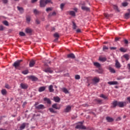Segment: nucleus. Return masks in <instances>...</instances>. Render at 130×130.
Segmentation results:
<instances>
[{
	"label": "nucleus",
	"instance_id": "nucleus-52",
	"mask_svg": "<svg viewBox=\"0 0 130 130\" xmlns=\"http://www.w3.org/2000/svg\"><path fill=\"white\" fill-rule=\"evenodd\" d=\"M0 31H4V26L3 25H0Z\"/></svg>",
	"mask_w": 130,
	"mask_h": 130
},
{
	"label": "nucleus",
	"instance_id": "nucleus-5",
	"mask_svg": "<svg viewBox=\"0 0 130 130\" xmlns=\"http://www.w3.org/2000/svg\"><path fill=\"white\" fill-rule=\"evenodd\" d=\"M23 61V60H18L15 61L13 64V67L15 68V69H19V67H20L21 64V62Z\"/></svg>",
	"mask_w": 130,
	"mask_h": 130
},
{
	"label": "nucleus",
	"instance_id": "nucleus-50",
	"mask_svg": "<svg viewBox=\"0 0 130 130\" xmlns=\"http://www.w3.org/2000/svg\"><path fill=\"white\" fill-rule=\"evenodd\" d=\"M5 88H6V89H10L11 87L10 86V85L8 84H6L5 85Z\"/></svg>",
	"mask_w": 130,
	"mask_h": 130
},
{
	"label": "nucleus",
	"instance_id": "nucleus-12",
	"mask_svg": "<svg viewBox=\"0 0 130 130\" xmlns=\"http://www.w3.org/2000/svg\"><path fill=\"white\" fill-rule=\"evenodd\" d=\"M45 73H50V74H52L53 73V70L51 68H48L45 70Z\"/></svg>",
	"mask_w": 130,
	"mask_h": 130
},
{
	"label": "nucleus",
	"instance_id": "nucleus-40",
	"mask_svg": "<svg viewBox=\"0 0 130 130\" xmlns=\"http://www.w3.org/2000/svg\"><path fill=\"white\" fill-rule=\"evenodd\" d=\"M73 28L75 30L77 29V25L76 24V23L75 22H73Z\"/></svg>",
	"mask_w": 130,
	"mask_h": 130
},
{
	"label": "nucleus",
	"instance_id": "nucleus-10",
	"mask_svg": "<svg viewBox=\"0 0 130 130\" xmlns=\"http://www.w3.org/2000/svg\"><path fill=\"white\" fill-rule=\"evenodd\" d=\"M52 108H54V109H58L59 110L60 109V105H59V106H57V104H54L52 105Z\"/></svg>",
	"mask_w": 130,
	"mask_h": 130
},
{
	"label": "nucleus",
	"instance_id": "nucleus-26",
	"mask_svg": "<svg viewBox=\"0 0 130 130\" xmlns=\"http://www.w3.org/2000/svg\"><path fill=\"white\" fill-rule=\"evenodd\" d=\"M124 18L125 19H129L130 18V13H125V15H124Z\"/></svg>",
	"mask_w": 130,
	"mask_h": 130
},
{
	"label": "nucleus",
	"instance_id": "nucleus-47",
	"mask_svg": "<svg viewBox=\"0 0 130 130\" xmlns=\"http://www.w3.org/2000/svg\"><path fill=\"white\" fill-rule=\"evenodd\" d=\"M36 24L39 25V24H40V20H39V19H37L36 20Z\"/></svg>",
	"mask_w": 130,
	"mask_h": 130
},
{
	"label": "nucleus",
	"instance_id": "nucleus-15",
	"mask_svg": "<svg viewBox=\"0 0 130 130\" xmlns=\"http://www.w3.org/2000/svg\"><path fill=\"white\" fill-rule=\"evenodd\" d=\"M29 79L30 80H31V81H38V78H37V77H35V76H30L29 77Z\"/></svg>",
	"mask_w": 130,
	"mask_h": 130
},
{
	"label": "nucleus",
	"instance_id": "nucleus-30",
	"mask_svg": "<svg viewBox=\"0 0 130 130\" xmlns=\"http://www.w3.org/2000/svg\"><path fill=\"white\" fill-rule=\"evenodd\" d=\"M109 70L110 71V72L111 73H112L113 74H115V70H114L113 68H112V67H109Z\"/></svg>",
	"mask_w": 130,
	"mask_h": 130
},
{
	"label": "nucleus",
	"instance_id": "nucleus-13",
	"mask_svg": "<svg viewBox=\"0 0 130 130\" xmlns=\"http://www.w3.org/2000/svg\"><path fill=\"white\" fill-rule=\"evenodd\" d=\"M35 61L34 60V59H31L29 61V64L30 68L33 67V66H35Z\"/></svg>",
	"mask_w": 130,
	"mask_h": 130
},
{
	"label": "nucleus",
	"instance_id": "nucleus-22",
	"mask_svg": "<svg viewBox=\"0 0 130 130\" xmlns=\"http://www.w3.org/2000/svg\"><path fill=\"white\" fill-rule=\"evenodd\" d=\"M44 101H46L47 103L48 104H51V101H50V100L49 99H48V98H45L44 99Z\"/></svg>",
	"mask_w": 130,
	"mask_h": 130
},
{
	"label": "nucleus",
	"instance_id": "nucleus-1",
	"mask_svg": "<svg viewBox=\"0 0 130 130\" xmlns=\"http://www.w3.org/2000/svg\"><path fill=\"white\" fill-rule=\"evenodd\" d=\"M125 105V102L114 101L111 103V108H116V106L122 108L123 107H124Z\"/></svg>",
	"mask_w": 130,
	"mask_h": 130
},
{
	"label": "nucleus",
	"instance_id": "nucleus-43",
	"mask_svg": "<svg viewBox=\"0 0 130 130\" xmlns=\"http://www.w3.org/2000/svg\"><path fill=\"white\" fill-rule=\"evenodd\" d=\"M64 6H66V4H64V3H62V4H60V9H61V10H62V9H63V7H64Z\"/></svg>",
	"mask_w": 130,
	"mask_h": 130
},
{
	"label": "nucleus",
	"instance_id": "nucleus-14",
	"mask_svg": "<svg viewBox=\"0 0 130 130\" xmlns=\"http://www.w3.org/2000/svg\"><path fill=\"white\" fill-rule=\"evenodd\" d=\"M108 84L109 85H118V82L117 81H109Z\"/></svg>",
	"mask_w": 130,
	"mask_h": 130
},
{
	"label": "nucleus",
	"instance_id": "nucleus-8",
	"mask_svg": "<svg viewBox=\"0 0 130 130\" xmlns=\"http://www.w3.org/2000/svg\"><path fill=\"white\" fill-rule=\"evenodd\" d=\"M45 109V107L44 106V105H42V104H40L38 106H36V109Z\"/></svg>",
	"mask_w": 130,
	"mask_h": 130
},
{
	"label": "nucleus",
	"instance_id": "nucleus-2",
	"mask_svg": "<svg viewBox=\"0 0 130 130\" xmlns=\"http://www.w3.org/2000/svg\"><path fill=\"white\" fill-rule=\"evenodd\" d=\"M90 81H91V79H87V83L88 84V87L92 84V85H96V84H98V83L100 81V78L99 77H94L93 79H91L92 82L90 83Z\"/></svg>",
	"mask_w": 130,
	"mask_h": 130
},
{
	"label": "nucleus",
	"instance_id": "nucleus-56",
	"mask_svg": "<svg viewBox=\"0 0 130 130\" xmlns=\"http://www.w3.org/2000/svg\"><path fill=\"white\" fill-rule=\"evenodd\" d=\"M3 4H8V0H2Z\"/></svg>",
	"mask_w": 130,
	"mask_h": 130
},
{
	"label": "nucleus",
	"instance_id": "nucleus-25",
	"mask_svg": "<svg viewBox=\"0 0 130 130\" xmlns=\"http://www.w3.org/2000/svg\"><path fill=\"white\" fill-rule=\"evenodd\" d=\"M94 66L96 67V68H100L101 64L99 62H95L93 63Z\"/></svg>",
	"mask_w": 130,
	"mask_h": 130
},
{
	"label": "nucleus",
	"instance_id": "nucleus-46",
	"mask_svg": "<svg viewBox=\"0 0 130 130\" xmlns=\"http://www.w3.org/2000/svg\"><path fill=\"white\" fill-rule=\"evenodd\" d=\"M20 36H26V35L23 32H19Z\"/></svg>",
	"mask_w": 130,
	"mask_h": 130
},
{
	"label": "nucleus",
	"instance_id": "nucleus-7",
	"mask_svg": "<svg viewBox=\"0 0 130 130\" xmlns=\"http://www.w3.org/2000/svg\"><path fill=\"white\" fill-rule=\"evenodd\" d=\"M20 87L21 89H28V84L22 83L20 84Z\"/></svg>",
	"mask_w": 130,
	"mask_h": 130
},
{
	"label": "nucleus",
	"instance_id": "nucleus-62",
	"mask_svg": "<svg viewBox=\"0 0 130 130\" xmlns=\"http://www.w3.org/2000/svg\"><path fill=\"white\" fill-rule=\"evenodd\" d=\"M26 104H27V103L24 102L23 104V105H22V107H23V108L25 107Z\"/></svg>",
	"mask_w": 130,
	"mask_h": 130
},
{
	"label": "nucleus",
	"instance_id": "nucleus-35",
	"mask_svg": "<svg viewBox=\"0 0 130 130\" xmlns=\"http://www.w3.org/2000/svg\"><path fill=\"white\" fill-rule=\"evenodd\" d=\"M100 97H101V98H103L104 99H108V98L103 94H101Z\"/></svg>",
	"mask_w": 130,
	"mask_h": 130
},
{
	"label": "nucleus",
	"instance_id": "nucleus-24",
	"mask_svg": "<svg viewBox=\"0 0 130 130\" xmlns=\"http://www.w3.org/2000/svg\"><path fill=\"white\" fill-rule=\"evenodd\" d=\"M25 32L28 34L32 32V29L29 28H27L25 29Z\"/></svg>",
	"mask_w": 130,
	"mask_h": 130
},
{
	"label": "nucleus",
	"instance_id": "nucleus-42",
	"mask_svg": "<svg viewBox=\"0 0 130 130\" xmlns=\"http://www.w3.org/2000/svg\"><path fill=\"white\" fill-rule=\"evenodd\" d=\"M81 79V77L79 75H77L75 76V79L76 80H80Z\"/></svg>",
	"mask_w": 130,
	"mask_h": 130
},
{
	"label": "nucleus",
	"instance_id": "nucleus-34",
	"mask_svg": "<svg viewBox=\"0 0 130 130\" xmlns=\"http://www.w3.org/2000/svg\"><path fill=\"white\" fill-rule=\"evenodd\" d=\"M62 91H63L64 93H65V94H68V93H69V90H68V89H67V88H63L62 89Z\"/></svg>",
	"mask_w": 130,
	"mask_h": 130
},
{
	"label": "nucleus",
	"instance_id": "nucleus-36",
	"mask_svg": "<svg viewBox=\"0 0 130 130\" xmlns=\"http://www.w3.org/2000/svg\"><path fill=\"white\" fill-rule=\"evenodd\" d=\"M123 57H124L126 60H128V59H129V55H128V54L124 55Z\"/></svg>",
	"mask_w": 130,
	"mask_h": 130
},
{
	"label": "nucleus",
	"instance_id": "nucleus-41",
	"mask_svg": "<svg viewBox=\"0 0 130 130\" xmlns=\"http://www.w3.org/2000/svg\"><path fill=\"white\" fill-rule=\"evenodd\" d=\"M34 14H35V15H38V14H39V11L37 9H35L34 10Z\"/></svg>",
	"mask_w": 130,
	"mask_h": 130
},
{
	"label": "nucleus",
	"instance_id": "nucleus-11",
	"mask_svg": "<svg viewBox=\"0 0 130 130\" xmlns=\"http://www.w3.org/2000/svg\"><path fill=\"white\" fill-rule=\"evenodd\" d=\"M115 62V67L116 68V69H120L121 66L120 65V63L118 62V60H116Z\"/></svg>",
	"mask_w": 130,
	"mask_h": 130
},
{
	"label": "nucleus",
	"instance_id": "nucleus-57",
	"mask_svg": "<svg viewBox=\"0 0 130 130\" xmlns=\"http://www.w3.org/2000/svg\"><path fill=\"white\" fill-rule=\"evenodd\" d=\"M119 39H120V38H115V41H119Z\"/></svg>",
	"mask_w": 130,
	"mask_h": 130
},
{
	"label": "nucleus",
	"instance_id": "nucleus-31",
	"mask_svg": "<svg viewBox=\"0 0 130 130\" xmlns=\"http://www.w3.org/2000/svg\"><path fill=\"white\" fill-rule=\"evenodd\" d=\"M56 12H55V11H54L52 13H50L49 14V17H52V16H56Z\"/></svg>",
	"mask_w": 130,
	"mask_h": 130
},
{
	"label": "nucleus",
	"instance_id": "nucleus-29",
	"mask_svg": "<svg viewBox=\"0 0 130 130\" xmlns=\"http://www.w3.org/2000/svg\"><path fill=\"white\" fill-rule=\"evenodd\" d=\"M17 9L19 11L20 13H24V9L22 7H19V6L17 7Z\"/></svg>",
	"mask_w": 130,
	"mask_h": 130
},
{
	"label": "nucleus",
	"instance_id": "nucleus-39",
	"mask_svg": "<svg viewBox=\"0 0 130 130\" xmlns=\"http://www.w3.org/2000/svg\"><path fill=\"white\" fill-rule=\"evenodd\" d=\"M113 8L114 9V10L117 11V12H119V10L118 9V7H117V6L114 5L113 6Z\"/></svg>",
	"mask_w": 130,
	"mask_h": 130
},
{
	"label": "nucleus",
	"instance_id": "nucleus-60",
	"mask_svg": "<svg viewBox=\"0 0 130 130\" xmlns=\"http://www.w3.org/2000/svg\"><path fill=\"white\" fill-rule=\"evenodd\" d=\"M38 0H31V3L34 4L35 3H36Z\"/></svg>",
	"mask_w": 130,
	"mask_h": 130
},
{
	"label": "nucleus",
	"instance_id": "nucleus-48",
	"mask_svg": "<svg viewBox=\"0 0 130 130\" xmlns=\"http://www.w3.org/2000/svg\"><path fill=\"white\" fill-rule=\"evenodd\" d=\"M54 37H55L56 38H59V35L57 33H55L54 35Z\"/></svg>",
	"mask_w": 130,
	"mask_h": 130
},
{
	"label": "nucleus",
	"instance_id": "nucleus-21",
	"mask_svg": "<svg viewBox=\"0 0 130 130\" xmlns=\"http://www.w3.org/2000/svg\"><path fill=\"white\" fill-rule=\"evenodd\" d=\"M49 92H54V89H53V86L52 85H50L49 86Z\"/></svg>",
	"mask_w": 130,
	"mask_h": 130
},
{
	"label": "nucleus",
	"instance_id": "nucleus-33",
	"mask_svg": "<svg viewBox=\"0 0 130 130\" xmlns=\"http://www.w3.org/2000/svg\"><path fill=\"white\" fill-rule=\"evenodd\" d=\"M127 49L122 47H121L120 48V51H121V52H126L127 51Z\"/></svg>",
	"mask_w": 130,
	"mask_h": 130
},
{
	"label": "nucleus",
	"instance_id": "nucleus-3",
	"mask_svg": "<svg viewBox=\"0 0 130 130\" xmlns=\"http://www.w3.org/2000/svg\"><path fill=\"white\" fill-rule=\"evenodd\" d=\"M53 4L51 0H40V7L41 8H44L47 4Z\"/></svg>",
	"mask_w": 130,
	"mask_h": 130
},
{
	"label": "nucleus",
	"instance_id": "nucleus-45",
	"mask_svg": "<svg viewBox=\"0 0 130 130\" xmlns=\"http://www.w3.org/2000/svg\"><path fill=\"white\" fill-rule=\"evenodd\" d=\"M122 5L123 7H126V6H127V5H128V3H127V2H124V3H122Z\"/></svg>",
	"mask_w": 130,
	"mask_h": 130
},
{
	"label": "nucleus",
	"instance_id": "nucleus-20",
	"mask_svg": "<svg viewBox=\"0 0 130 130\" xmlns=\"http://www.w3.org/2000/svg\"><path fill=\"white\" fill-rule=\"evenodd\" d=\"M99 60L100 61H103V62H104V61H106V60H107V58H106V57H100Z\"/></svg>",
	"mask_w": 130,
	"mask_h": 130
},
{
	"label": "nucleus",
	"instance_id": "nucleus-9",
	"mask_svg": "<svg viewBox=\"0 0 130 130\" xmlns=\"http://www.w3.org/2000/svg\"><path fill=\"white\" fill-rule=\"evenodd\" d=\"M71 110L72 107L71 106H67L66 108L64 110V112L66 113L70 112Z\"/></svg>",
	"mask_w": 130,
	"mask_h": 130
},
{
	"label": "nucleus",
	"instance_id": "nucleus-61",
	"mask_svg": "<svg viewBox=\"0 0 130 130\" xmlns=\"http://www.w3.org/2000/svg\"><path fill=\"white\" fill-rule=\"evenodd\" d=\"M127 101L129 103H130V96L127 98Z\"/></svg>",
	"mask_w": 130,
	"mask_h": 130
},
{
	"label": "nucleus",
	"instance_id": "nucleus-28",
	"mask_svg": "<svg viewBox=\"0 0 130 130\" xmlns=\"http://www.w3.org/2000/svg\"><path fill=\"white\" fill-rule=\"evenodd\" d=\"M1 93H2V95H7V93H8V92L7 91V90H6L5 89H3L1 90Z\"/></svg>",
	"mask_w": 130,
	"mask_h": 130
},
{
	"label": "nucleus",
	"instance_id": "nucleus-55",
	"mask_svg": "<svg viewBox=\"0 0 130 130\" xmlns=\"http://www.w3.org/2000/svg\"><path fill=\"white\" fill-rule=\"evenodd\" d=\"M110 49H111V50H114L116 49V48L114 47H110Z\"/></svg>",
	"mask_w": 130,
	"mask_h": 130
},
{
	"label": "nucleus",
	"instance_id": "nucleus-58",
	"mask_svg": "<svg viewBox=\"0 0 130 130\" xmlns=\"http://www.w3.org/2000/svg\"><path fill=\"white\" fill-rule=\"evenodd\" d=\"M124 42L125 44H127L128 43V41H127V40H124Z\"/></svg>",
	"mask_w": 130,
	"mask_h": 130
},
{
	"label": "nucleus",
	"instance_id": "nucleus-17",
	"mask_svg": "<svg viewBox=\"0 0 130 130\" xmlns=\"http://www.w3.org/2000/svg\"><path fill=\"white\" fill-rule=\"evenodd\" d=\"M53 100H54V101H55V102H57V103H58L60 101V98H59V97L58 96L54 97Z\"/></svg>",
	"mask_w": 130,
	"mask_h": 130
},
{
	"label": "nucleus",
	"instance_id": "nucleus-23",
	"mask_svg": "<svg viewBox=\"0 0 130 130\" xmlns=\"http://www.w3.org/2000/svg\"><path fill=\"white\" fill-rule=\"evenodd\" d=\"M106 120H107V121H108V122H112V121H113V118L110 117H107Z\"/></svg>",
	"mask_w": 130,
	"mask_h": 130
},
{
	"label": "nucleus",
	"instance_id": "nucleus-38",
	"mask_svg": "<svg viewBox=\"0 0 130 130\" xmlns=\"http://www.w3.org/2000/svg\"><path fill=\"white\" fill-rule=\"evenodd\" d=\"M28 73H29V71L28 70H24L22 72V74H23V75H27L28 74Z\"/></svg>",
	"mask_w": 130,
	"mask_h": 130
},
{
	"label": "nucleus",
	"instance_id": "nucleus-32",
	"mask_svg": "<svg viewBox=\"0 0 130 130\" xmlns=\"http://www.w3.org/2000/svg\"><path fill=\"white\" fill-rule=\"evenodd\" d=\"M49 111H50L51 112V113H57V112L56 111H54V109H53V108H49Z\"/></svg>",
	"mask_w": 130,
	"mask_h": 130
},
{
	"label": "nucleus",
	"instance_id": "nucleus-27",
	"mask_svg": "<svg viewBox=\"0 0 130 130\" xmlns=\"http://www.w3.org/2000/svg\"><path fill=\"white\" fill-rule=\"evenodd\" d=\"M69 14L71 16H72V17H75L76 16V13L73 11H69Z\"/></svg>",
	"mask_w": 130,
	"mask_h": 130
},
{
	"label": "nucleus",
	"instance_id": "nucleus-51",
	"mask_svg": "<svg viewBox=\"0 0 130 130\" xmlns=\"http://www.w3.org/2000/svg\"><path fill=\"white\" fill-rule=\"evenodd\" d=\"M46 12H49V11H52V8H48L46 9Z\"/></svg>",
	"mask_w": 130,
	"mask_h": 130
},
{
	"label": "nucleus",
	"instance_id": "nucleus-44",
	"mask_svg": "<svg viewBox=\"0 0 130 130\" xmlns=\"http://www.w3.org/2000/svg\"><path fill=\"white\" fill-rule=\"evenodd\" d=\"M3 24L5 25V26H9V22L7 21H3Z\"/></svg>",
	"mask_w": 130,
	"mask_h": 130
},
{
	"label": "nucleus",
	"instance_id": "nucleus-53",
	"mask_svg": "<svg viewBox=\"0 0 130 130\" xmlns=\"http://www.w3.org/2000/svg\"><path fill=\"white\" fill-rule=\"evenodd\" d=\"M103 50H105V49H108V47H107L106 46H103Z\"/></svg>",
	"mask_w": 130,
	"mask_h": 130
},
{
	"label": "nucleus",
	"instance_id": "nucleus-54",
	"mask_svg": "<svg viewBox=\"0 0 130 130\" xmlns=\"http://www.w3.org/2000/svg\"><path fill=\"white\" fill-rule=\"evenodd\" d=\"M116 121H119V120H121V118L120 117H118L116 119Z\"/></svg>",
	"mask_w": 130,
	"mask_h": 130
},
{
	"label": "nucleus",
	"instance_id": "nucleus-19",
	"mask_svg": "<svg viewBox=\"0 0 130 130\" xmlns=\"http://www.w3.org/2000/svg\"><path fill=\"white\" fill-rule=\"evenodd\" d=\"M45 89H46V87L41 86L39 88V92H43V91H45Z\"/></svg>",
	"mask_w": 130,
	"mask_h": 130
},
{
	"label": "nucleus",
	"instance_id": "nucleus-63",
	"mask_svg": "<svg viewBox=\"0 0 130 130\" xmlns=\"http://www.w3.org/2000/svg\"><path fill=\"white\" fill-rule=\"evenodd\" d=\"M76 32H77V33H80V32H81V29H77Z\"/></svg>",
	"mask_w": 130,
	"mask_h": 130
},
{
	"label": "nucleus",
	"instance_id": "nucleus-64",
	"mask_svg": "<svg viewBox=\"0 0 130 130\" xmlns=\"http://www.w3.org/2000/svg\"><path fill=\"white\" fill-rule=\"evenodd\" d=\"M38 105H39L38 103V102L36 103L35 104V107L36 108V106H38Z\"/></svg>",
	"mask_w": 130,
	"mask_h": 130
},
{
	"label": "nucleus",
	"instance_id": "nucleus-4",
	"mask_svg": "<svg viewBox=\"0 0 130 130\" xmlns=\"http://www.w3.org/2000/svg\"><path fill=\"white\" fill-rule=\"evenodd\" d=\"M81 6V9L83 11H86V12H90V8L89 7H86L85 2H82L80 4Z\"/></svg>",
	"mask_w": 130,
	"mask_h": 130
},
{
	"label": "nucleus",
	"instance_id": "nucleus-16",
	"mask_svg": "<svg viewBox=\"0 0 130 130\" xmlns=\"http://www.w3.org/2000/svg\"><path fill=\"white\" fill-rule=\"evenodd\" d=\"M25 127H26V123H22L20 127H19V130H23V129H25Z\"/></svg>",
	"mask_w": 130,
	"mask_h": 130
},
{
	"label": "nucleus",
	"instance_id": "nucleus-6",
	"mask_svg": "<svg viewBox=\"0 0 130 130\" xmlns=\"http://www.w3.org/2000/svg\"><path fill=\"white\" fill-rule=\"evenodd\" d=\"M81 124H78L76 126L75 128H78L79 129H86V127L83 125V122H79Z\"/></svg>",
	"mask_w": 130,
	"mask_h": 130
},
{
	"label": "nucleus",
	"instance_id": "nucleus-37",
	"mask_svg": "<svg viewBox=\"0 0 130 130\" xmlns=\"http://www.w3.org/2000/svg\"><path fill=\"white\" fill-rule=\"evenodd\" d=\"M27 23H30L31 21V17L30 16H27L26 18Z\"/></svg>",
	"mask_w": 130,
	"mask_h": 130
},
{
	"label": "nucleus",
	"instance_id": "nucleus-18",
	"mask_svg": "<svg viewBox=\"0 0 130 130\" xmlns=\"http://www.w3.org/2000/svg\"><path fill=\"white\" fill-rule=\"evenodd\" d=\"M67 57H68V58H75L76 57L74 53H70L67 55Z\"/></svg>",
	"mask_w": 130,
	"mask_h": 130
},
{
	"label": "nucleus",
	"instance_id": "nucleus-59",
	"mask_svg": "<svg viewBox=\"0 0 130 130\" xmlns=\"http://www.w3.org/2000/svg\"><path fill=\"white\" fill-rule=\"evenodd\" d=\"M104 16H105V17H106V18H108V17H109V15H108L106 13L104 14Z\"/></svg>",
	"mask_w": 130,
	"mask_h": 130
},
{
	"label": "nucleus",
	"instance_id": "nucleus-49",
	"mask_svg": "<svg viewBox=\"0 0 130 130\" xmlns=\"http://www.w3.org/2000/svg\"><path fill=\"white\" fill-rule=\"evenodd\" d=\"M96 102L99 103V104H101V103H102V100L100 99L96 100Z\"/></svg>",
	"mask_w": 130,
	"mask_h": 130
}]
</instances>
